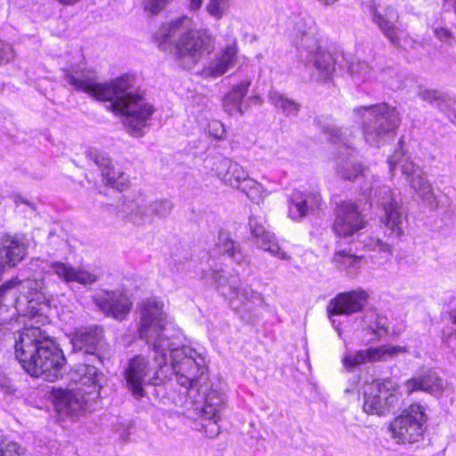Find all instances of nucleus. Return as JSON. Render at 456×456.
Returning a JSON list of instances; mask_svg holds the SVG:
<instances>
[{"mask_svg": "<svg viewBox=\"0 0 456 456\" xmlns=\"http://www.w3.org/2000/svg\"><path fill=\"white\" fill-rule=\"evenodd\" d=\"M450 317L452 322L456 324V309L451 311Z\"/></svg>", "mask_w": 456, "mask_h": 456, "instance_id": "obj_56", "label": "nucleus"}, {"mask_svg": "<svg viewBox=\"0 0 456 456\" xmlns=\"http://www.w3.org/2000/svg\"><path fill=\"white\" fill-rule=\"evenodd\" d=\"M400 400L399 387L394 380L377 379L364 392L362 409L369 415H386L398 407Z\"/></svg>", "mask_w": 456, "mask_h": 456, "instance_id": "obj_9", "label": "nucleus"}, {"mask_svg": "<svg viewBox=\"0 0 456 456\" xmlns=\"http://www.w3.org/2000/svg\"><path fill=\"white\" fill-rule=\"evenodd\" d=\"M321 204L322 200L319 194L294 191L289 200V216L293 220H301L319 209Z\"/></svg>", "mask_w": 456, "mask_h": 456, "instance_id": "obj_19", "label": "nucleus"}, {"mask_svg": "<svg viewBox=\"0 0 456 456\" xmlns=\"http://www.w3.org/2000/svg\"><path fill=\"white\" fill-rule=\"evenodd\" d=\"M249 100L253 101L254 102L257 103L259 102L260 103V98L259 96H255L253 98H250Z\"/></svg>", "mask_w": 456, "mask_h": 456, "instance_id": "obj_59", "label": "nucleus"}, {"mask_svg": "<svg viewBox=\"0 0 456 456\" xmlns=\"http://www.w3.org/2000/svg\"><path fill=\"white\" fill-rule=\"evenodd\" d=\"M208 132L215 139L221 140L225 136V128L219 120H212L208 123Z\"/></svg>", "mask_w": 456, "mask_h": 456, "instance_id": "obj_47", "label": "nucleus"}, {"mask_svg": "<svg viewBox=\"0 0 456 456\" xmlns=\"http://www.w3.org/2000/svg\"><path fill=\"white\" fill-rule=\"evenodd\" d=\"M18 284L15 286L14 289L12 290V293L18 292V290L21 289H28V295L25 296V298L28 302V309L29 310L28 314L31 317H34L36 315L41 314L43 311L42 305H37V300L39 299L38 292L41 289V282L37 280H25L24 281L20 282L17 279ZM15 302L19 305V298H14Z\"/></svg>", "mask_w": 456, "mask_h": 456, "instance_id": "obj_26", "label": "nucleus"}, {"mask_svg": "<svg viewBox=\"0 0 456 456\" xmlns=\"http://www.w3.org/2000/svg\"><path fill=\"white\" fill-rule=\"evenodd\" d=\"M419 96L422 100L432 102L433 101L438 99V93L434 90H424L419 93Z\"/></svg>", "mask_w": 456, "mask_h": 456, "instance_id": "obj_53", "label": "nucleus"}, {"mask_svg": "<svg viewBox=\"0 0 456 456\" xmlns=\"http://www.w3.org/2000/svg\"><path fill=\"white\" fill-rule=\"evenodd\" d=\"M366 221L360 214L355 204L342 202L337 210L333 230L338 237H349L364 228Z\"/></svg>", "mask_w": 456, "mask_h": 456, "instance_id": "obj_15", "label": "nucleus"}, {"mask_svg": "<svg viewBox=\"0 0 456 456\" xmlns=\"http://www.w3.org/2000/svg\"><path fill=\"white\" fill-rule=\"evenodd\" d=\"M161 37L163 40L159 47L164 49L167 43L171 44L175 61L185 69H192L203 56L215 49L213 37L206 32L193 29L192 20L187 16L163 26Z\"/></svg>", "mask_w": 456, "mask_h": 456, "instance_id": "obj_5", "label": "nucleus"}, {"mask_svg": "<svg viewBox=\"0 0 456 456\" xmlns=\"http://www.w3.org/2000/svg\"><path fill=\"white\" fill-rule=\"evenodd\" d=\"M370 330L375 334L377 338H380L387 334L388 330L386 327L385 323H381V322H378L376 328H370Z\"/></svg>", "mask_w": 456, "mask_h": 456, "instance_id": "obj_52", "label": "nucleus"}, {"mask_svg": "<svg viewBox=\"0 0 456 456\" xmlns=\"http://www.w3.org/2000/svg\"><path fill=\"white\" fill-rule=\"evenodd\" d=\"M70 344L73 352H82L86 354L84 348L86 346V329L80 328L72 332L69 336Z\"/></svg>", "mask_w": 456, "mask_h": 456, "instance_id": "obj_43", "label": "nucleus"}, {"mask_svg": "<svg viewBox=\"0 0 456 456\" xmlns=\"http://www.w3.org/2000/svg\"><path fill=\"white\" fill-rule=\"evenodd\" d=\"M402 140L399 141V143H400V147L402 148Z\"/></svg>", "mask_w": 456, "mask_h": 456, "instance_id": "obj_61", "label": "nucleus"}, {"mask_svg": "<svg viewBox=\"0 0 456 456\" xmlns=\"http://www.w3.org/2000/svg\"><path fill=\"white\" fill-rule=\"evenodd\" d=\"M368 294L363 289L339 293L328 305V313L333 315H350L361 312L366 305Z\"/></svg>", "mask_w": 456, "mask_h": 456, "instance_id": "obj_17", "label": "nucleus"}, {"mask_svg": "<svg viewBox=\"0 0 456 456\" xmlns=\"http://www.w3.org/2000/svg\"><path fill=\"white\" fill-rule=\"evenodd\" d=\"M85 376L86 370H76L69 373L68 388H52V397L59 413L69 416H79L84 413L86 405Z\"/></svg>", "mask_w": 456, "mask_h": 456, "instance_id": "obj_8", "label": "nucleus"}, {"mask_svg": "<svg viewBox=\"0 0 456 456\" xmlns=\"http://www.w3.org/2000/svg\"><path fill=\"white\" fill-rule=\"evenodd\" d=\"M322 129L334 143L341 144L346 150L353 149L354 134L352 129L338 127L335 125H327L322 126Z\"/></svg>", "mask_w": 456, "mask_h": 456, "instance_id": "obj_31", "label": "nucleus"}, {"mask_svg": "<svg viewBox=\"0 0 456 456\" xmlns=\"http://www.w3.org/2000/svg\"><path fill=\"white\" fill-rule=\"evenodd\" d=\"M238 50L235 45H228L211 61L203 70L207 76L220 77L234 67Z\"/></svg>", "mask_w": 456, "mask_h": 456, "instance_id": "obj_24", "label": "nucleus"}, {"mask_svg": "<svg viewBox=\"0 0 456 456\" xmlns=\"http://www.w3.org/2000/svg\"><path fill=\"white\" fill-rule=\"evenodd\" d=\"M13 58L14 51L12 46L8 43L0 40V65L11 61Z\"/></svg>", "mask_w": 456, "mask_h": 456, "instance_id": "obj_49", "label": "nucleus"}, {"mask_svg": "<svg viewBox=\"0 0 456 456\" xmlns=\"http://www.w3.org/2000/svg\"><path fill=\"white\" fill-rule=\"evenodd\" d=\"M87 362L104 364L110 357V347L103 339V330L97 325L87 327Z\"/></svg>", "mask_w": 456, "mask_h": 456, "instance_id": "obj_23", "label": "nucleus"}, {"mask_svg": "<svg viewBox=\"0 0 456 456\" xmlns=\"http://www.w3.org/2000/svg\"><path fill=\"white\" fill-rule=\"evenodd\" d=\"M434 34L437 39L448 45H452L454 41L452 31L447 28L437 27L434 29Z\"/></svg>", "mask_w": 456, "mask_h": 456, "instance_id": "obj_50", "label": "nucleus"}, {"mask_svg": "<svg viewBox=\"0 0 456 456\" xmlns=\"http://www.w3.org/2000/svg\"><path fill=\"white\" fill-rule=\"evenodd\" d=\"M176 354L187 355L182 361L175 358V362L176 382L181 387V405L200 417L219 418L225 408L226 397L209 385L205 357L191 347Z\"/></svg>", "mask_w": 456, "mask_h": 456, "instance_id": "obj_2", "label": "nucleus"}, {"mask_svg": "<svg viewBox=\"0 0 456 456\" xmlns=\"http://www.w3.org/2000/svg\"><path fill=\"white\" fill-rule=\"evenodd\" d=\"M230 0H208L207 12L216 20H220L229 7Z\"/></svg>", "mask_w": 456, "mask_h": 456, "instance_id": "obj_41", "label": "nucleus"}, {"mask_svg": "<svg viewBox=\"0 0 456 456\" xmlns=\"http://www.w3.org/2000/svg\"><path fill=\"white\" fill-rule=\"evenodd\" d=\"M14 347L16 359L31 377L55 382L65 373L67 361L62 350L40 328H25Z\"/></svg>", "mask_w": 456, "mask_h": 456, "instance_id": "obj_4", "label": "nucleus"}, {"mask_svg": "<svg viewBox=\"0 0 456 456\" xmlns=\"http://www.w3.org/2000/svg\"><path fill=\"white\" fill-rule=\"evenodd\" d=\"M362 190L363 194H371L373 189L372 188H365V189L362 188Z\"/></svg>", "mask_w": 456, "mask_h": 456, "instance_id": "obj_58", "label": "nucleus"}, {"mask_svg": "<svg viewBox=\"0 0 456 456\" xmlns=\"http://www.w3.org/2000/svg\"><path fill=\"white\" fill-rule=\"evenodd\" d=\"M348 71L356 84L376 78L375 71L367 62L362 61H352L348 66Z\"/></svg>", "mask_w": 456, "mask_h": 456, "instance_id": "obj_36", "label": "nucleus"}, {"mask_svg": "<svg viewBox=\"0 0 456 456\" xmlns=\"http://www.w3.org/2000/svg\"><path fill=\"white\" fill-rule=\"evenodd\" d=\"M87 403L95 401L100 397V390L102 388V380L103 375L98 372L96 366L87 364ZM90 406L87 403V411Z\"/></svg>", "mask_w": 456, "mask_h": 456, "instance_id": "obj_35", "label": "nucleus"}, {"mask_svg": "<svg viewBox=\"0 0 456 456\" xmlns=\"http://www.w3.org/2000/svg\"><path fill=\"white\" fill-rule=\"evenodd\" d=\"M451 338H456V330L450 335Z\"/></svg>", "mask_w": 456, "mask_h": 456, "instance_id": "obj_60", "label": "nucleus"}, {"mask_svg": "<svg viewBox=\"0 0 456 456\" xmlns=\"http://www.w3.org/2000/svg\"><path fill=\"white\" fill-rule=\"evenodd\" d=\"M94 163L99 167L103 183L122 191L128 187L129 178L126 174L119 169H115L109 158L102 154H94L90 156Z\"/></svg>", "mask_w": 456, "mask_h": 456, "instance_id": "obj_21", "label": "nucleus"}, {"mask_svg": "<svg viewBox=\"0 0 456 456\" xmlns=\"http://www.w3.org/2000/svg\"><path fill=\"white\" fill-rule=\"evenodd\" d=\"M426 421L424 408L419 403L411 404L390 423L391 437L398 444L416 443L423 436Z\"/></svg>", "mask_w": 456, "mask_h": 456, "instance_id": "obj_10", "label": "nucleus"}, {"mask_svg": "<svg viewBox=\"0 0 456 456\" xmlns=\"http://www.w3.org/2000/svg\"><path fill=\"white\" fill-rule=\"evenodd\" d=\"M407 394L423 391L434 395H439L445 388V382L433 370H428L412 377L404 382Z\"/></svg>", "mask_w": 456, "mask_h": 456, "instance_id": "obj_22", "label": "nucleus"}, {"mask_svg": "<svg viewBox=\"0 0 456 456\" xmlns=\"http://www.w3.org/2000/svg\"><path fill=\"white\" fill-rule=\"evenodd\" d=\"M319 1L323 3L324 4H333L337 0H319Z\"/></svg>", "mask_w": 456, "mask_h": 456, "instance_id": "obj_57", "label": "nucleus"}, {"mask_svg": "<svg viewBox=\"0 0 456 456\" xmlns=\"http://www.w3.org/2000/svg\"><path fill=\"white\" fill-rule=\"evenodd\" d=\"M203 0H191L190 6L193 10H198Z\"/></svg>", "mask_w": 456, "mask_h": 456, "instance_id": "obj_55", "label": "nucleus"}, {"mask_svg": "<svg viewBox=\"0 0 456 456\" xmlns=\"http://www.w3.org/2000/svg\"><path fill=\"white\" fill-rule=\"evenodd\" d=\"M372 21L379 27L384 37L396 48L402 47V42L409 37L405 29L397 23L399 15L392 6L383 7L375 4L370 7Z\"/></svg>", "mask_w": 456, "mask_h": 456, "instance_id": "obj_12", "label": "nucleus"}, {"mask_svg": "<svg viewBox=\"0 0 456 456\" xmlns=\"http://www.w3.org/2000/svg\"><path fill=\"white\" fill-rule=\"evenodd\" d=\"M216 248L218 254L227 255L237 265H241L246 261V256L242 252L240 244L232 240L225 232H219Z\"/></svg>", "mask_w": 456, "mask_h": 456, "instance_id": "obj_28", "label": "nucleus"}, {"mask_svg": "<svg viewBox=\"0 0 456 456\" xmlns=\"http://www.w3.org/2000/svg\"><path fill=\"white\" fill-rule=\"evenodd\" d=\"M251 85L250 80L241 81L240 84L233 86L232 89L223 98V108L230 116L234 114H244L242 108L243 99L248 92Z\"/></svg>", "mask_w": 456, "mask_h": 456, "instance_id": "obj_25", "label": "nucleus"}, {"mask_svg": "<svg viewBox=\"0 0 456 456\" xmlns=\"http://www.w3.org/2000/svg\"><path fill=\"white\" fill-rule=\"evenodd\" d=\"M0 456H24L20 446L6 437L0 436Z\"/></svg>", "mask_w": 456, "mask_h": 456, "instance_id": "obj_42", "label": "nucleus"}, {"mask_svg": "<svg viewBox=\"0 0 456 456\" xmlns=\"http://www.w3.org/2000/svg\"><path fill=\"white\" fill-rule=\"evenodd\" d=\"M17 284V278H12L0 287V309L5 305L8 296H11L12 300L16 298V293H12V290Z\"/></svg>", "mask_w": 456, "mask_h": 456, "instance_id": "obj_45", "label": "nucleus"}, {"mask_svg": "<svg viewBox=\"0 0 456 456\" xmlns=\"http://www.w3.org/2000/svg\"><path fill=\"white\" fill-rule=\"evenodd\" d=\"M354 113L362 119V133L366 142L374 147H380L392 138L401 123L396 108L386 102L359 106L354 109Z\"/></svg>", "mask_w": 456, "mask_h": 456, "instance_id": "obj_6", "label": "nucleus"}, {"mask_svg": "<svg viewBox=\"0 0 456 456\" xmlns=\"http://www.w3.org/2000/svg\"><path fill=\"white\" fill-rule=\"evenodd\" d=\"M172 0H142L145 12L155 15L159 13Z\"/></svg>", "mask_w": 456, "mask_h": 456, "instance_id": "obj_46", "label": "nucleus"}, {"mask_svg": "<svg viewBox=\"0 0 456 456\" xmlns=\"http://www.w3.org/2000/svg\"><path fill=\"white\" fill-rule=\"evenodd\" d=\"M92 297L102 313L117 320H123L130 313L133 305L124 289L101 290Z\"/></svg>", "mask_w": 456, "mask_h": 456, "instance_id": "obj_14", "label": "nucleus"}, {"mask_svg": "<svg viewBox=\"0 0 456 456\" xmlns=\"http://www.w3.org/2000/svg\"><path fill=\"white\" fill-rule=\"evenodd\" d=\"M406 347L400 346H383L359 350L354 354H347L342 362L346 369L354 368L368 362L384 361L395 354L405 353Z\"/></svg>", "mask_w": 456, "mask_h": 456, "instance_id": "obj_16", "label": "nucleus"}, {"mask_svg": "<svg viewBox=\"0 0 456 456\" xmlns=\"http://www.w3.org/2000/svg\"><path fill=\"white\" fill-rule=\"evenodd\" d=\"M410 184L431 210L438 208L439 203L433 192L432 185L424 176L422 171L411 177Z\"/></svg>", "mask_w": 456, "mask_h": 456, "instance_id": "obj_27", "label": "nucleus"}, {"mask_svg": "<svg viewBox=\"0 0 456 456\" xmlns=\"http://www.w3.org/2000/svg\"><path fill=\"white\" fill-rule=\"evenodd\" d=\"M131 424L129 422L119 423L118 432L123 441H127L130 435Z\"/></svg>", "mask_w": 456, "mask_h": 456, "instance_id": "obj_51", "label": "nucleus"}, {"mask_svg": "<svg viewBox=\"0 0 456 456\" xmlns=\"http://www.w3.org/2000/svg\"><path fill=\"white\" fill-rule=\"evenodd\" d=\"M87 94L99 101H109V108L123 116L127 132L134 136L143 135V129L154 112V108L135 89L134 77L122 75L110 83H94L87 77Z\"/></svg>", "mask_w": 456, "mask_h": 456, "instance_id": "obj_3", "label": "nucleus"}, {"mask_svg": "<svg viewBox=\"0 0 456 456\" xmlns=\"http://www.w3.org/2000/svg\"><path fill=\"white\" fill-rule=\"evenodd\" d=\"M248 226L251 235L255 239V243L259 248L270 252L280 259L288 260L289 258L288 254L279 247L274 235L266 231L263 220L250 216Z\"/></svg>", "mask_w": 456, "mask_h": 456, "instance_id": "obj_18", "label": "nucleus"}, {"mask_svg": "<svg viewBox=\"0 0 456 456\" xmlns=\"http://www.w3.org/2000/svg\"><path fill=\"white\" fill-rule=\"evenodd\" d=\"M102 274V272H101L100 270H95L94 272H87V278H86L87 284H92V283H94L97 281H99Z\"/></svg>", "mask_w": 456, "mask_h": 456, "instance_id": "obj_54", "label": "nucleus"}, {"mask_svg": "<svg viewBox=\"0 0 456 456\" xmlns=\"http://www.w3.org/2000/svg\"><path fill=\"white\" fill-rule=\"evenodd\" d=\"M337 174L344 180L353 181L360 175L364 174L362 167L356 163L349 153L348 156H343L342 153L336 159Z\"/></svg>", "mask_w": 456, "mask_h": 456, "instance_id": "obj_29", "label": "nucleus"}, {"mask_svg": "<svg viewBox=\"0 0 456 456\" xmlns=\"http://www.w3.org/2000/svg\"><path fill=\"white\" fill-rule=\"evenodd\" d=\"M239 190L245 193L247 197L256 204L263 202L266 196V191L263 185L249 176L246 178Z\"/></svg>", "mask_w": 456, "mask_h": 456, "instance_id": "obj_37", "label": "nucleus"}, {"mask_svg": "<svg viewBox=\"0 0 456 456\" xmlns=\"http://www.w3.org/2000/svg\"><path fill=\"white\" fill-rule=\"evenodd\" d=\"M268 98L271 104L286 117H296L300 111L301 105L299 103L278 91H270Z\"/></svg>", "mask_w": 456, "mask_h": 456, "instance_id": "obj_32", "label": "nucleus"}, {"mask_svg": "<svg viewBox=\"0 0 456 456\" xmlns=\"http://www.w3.org/2000/svg\"><path fill=\"white\" fill-rule=\"evenodd\" d=\"M147 204L149 211L151 214L152 220L153 216H157L159 218L167 217L171 214L174 208L171 200L166 199L147 201Z\"/></svg>", "mask_w": 456, "mask_h": 456, "instance_id": "obj_40", "label": "nucleus"}, {"mask_svg": "<svg viewBox=\"0 0 456 456\" xmlns=\"http://www.w3.org/2000/svg\"><path fill=\"white\" fill-rule=\"evenodd\" d=\"M313 24L314 21L309 17H301L295 22L293 33L296 37H300L296 45L305 65L316 69L320 80L328 81L335 70V61L332 54L322 50L311 37Z\"/></svg>", "mask_w": 456, "mask_h": 456, "instance_id": "obj_7", "label": "nucleus"}, {"mask_svg": "<svg viewBox=\"0 0 456 456\" xmlns=\"http://www.w3.org/2000/svg\"><path fill=\"white\" fill-rule=\"evenodd\" d=\"M333 261L338 268L346 270L349 274H354L360 268L362 257L340 250L335 253Z\"/></svg>", "mask_w": 456, "mask_h": 456, "instance_id": "obj_38", "label": "nucleus"}, {"mask_svg": "<svg viewBox=\"0 0 456 456\" xmlns=\"http://www.w3.org/2000/svg\"><path fill=\"white\" fill-rule=\"evenodd\" d=\"M366 247L370 248L372 250H378L379 252H391L392 247L390 244L382 241L378 238H369L368 241L365 242Z\"/></svg>", "mask_w": 456, "mask_h": 456, "instance_id": "obj_48", "label": "nucleus"}, {"mask_svg": "<svg viewBox=\"0 0 456 456\" xmlns=\"http://www.w3.org/2000/svg\"><path fill=\"white\" fill-rule=\"evenodd\" d=\"M125 220L137 226L151 224V214L149 211L147 201L142 200L134 203L130 211L126 214Z\"/></svg>", "mask_w": 456, "mask_h": 456, "instance_id": "obj_34", "label": "nucleus"}, {"mask_svg": "<svg viewBox=\"0 0 456 456\" xmlns=\"http://www.w3.org/2000/svg\"><path fill=\"white\" fill-rule=\"evenodd\" d=\"M387 161L391 172L396 167H401L403 174L408 178L422 171L419 166L415 165L404 155L401 148L396 150Z\"/></svg>", "mask_w": 456, "mask_h": 456, "instance_id": "obj_33", "label": "nucleus"}, {"mask_svg": "<svg viewBox=\"0 0 456 456\" xmlns=\"http://www.w3.org/2000/svg\"><path fill=\"white\" fill-rule=\"evenodd\" d=\"M202 279L208 283L215 284L216 289L231 300L238 299L242 304L249 301L260 300V295L250 288L237 284L235 278H227L223 270L209 269L202 272Z\"/></svg>", "mask_w": 456, "mask_h": 456, "instance_id": "obj_13", "label": "nucleus"}, {"mask_svg": "<svg viewBox=\"0 0 456 456\" xmlns=\"http://www.w3.org/2000/svg\"><path fill=\"white\" fill-rule=\"evenodd\" d=\"M50 267L51 271L67 284L72 282L81 285L86 284V273L77 270L70 265L56 261L52 262Z\"/></svg>", "mask_w": 456, "mask_h": 456, "instance_id": "obj_30", "label": "nucleus"}, {"mask_svg": "<svg viewBox=\"0 0 456 456\" xmlns=\"http://www.w3.org/2000/svg\"><path fill=\"white\" fill-rule=\"evenodd\" d=\"M212 169L225 185L236 189H239L248 176L242 166L227 158L216 160Z\"/></svg>", "mask_w": 456, "mask_h": 456, "instance_id": "obj_20", "label": "nucleus"}, {"mask_svg": "<svg viewBox=\"0 0 456 456\" xmlns=\"http://www.w3.org/2000/svg\"><path fill=\"white\" fill-rule=\"evenodd\" d=\"M163 304L147 299L142 304L138 336L150 346L154 353V364L142 354L134 356L125 369L126 387L136 398L145 395L144 387L157 386L174 375L175 358L183 360L186 354H176L187 346H180L179 338L167 326Z\"/></svg>", "mask_w": 456, "mask_h": 456, "instance_id": "obj_1", "label": "nucleus"}, {"mask_svg": "<svg viewBox=\"0 0 456 456\" xmlns=\"http://www.w3.org/2000/svg\"><path fill=\"white\" fill-rule=\"evenodd\" d=\"M201 430H203L208 437H215L219 434L220 427L218 421L219 418H207L202 417Z\"/></svg>", "mask_w": 456, "mask_h": 456, "instance_id": "obj_44", "label": "nucleus"}, {"mask_svg": "<svg viewBox=\"0 0 456 456\" xmlns=\"http://www.w3.org/2000/svg\"><path fill=\"white\" fill-rule=\"evenodd\" d=\"M64 81L71 86L81 92H86V74L85 68L71 69L64 70Z\"/></svg>", "mask_w": 456, "mask_h": 456, "instance_id": "obj_39", "label": "nucleus"}, {"mask_svg": "<svg viewBox=\"0 0 456 456\" xmlns=\"http://www.w3.org/2000/svg\"><path fill=\"white\" fill-rule=\"evenodd\" d=\"M373 198L382 206L384 216L383 223L390 231V237L399 239L404 232L407 216L401 201L388 186H381L374 191Z\"/></svg>", "mask_w": 456, "mask_h": 456, "instance_id": "obj_11", "label": "nucleus"}]
</instances>
